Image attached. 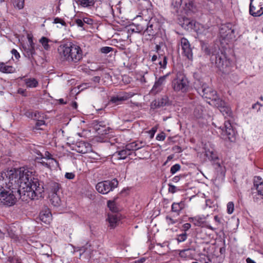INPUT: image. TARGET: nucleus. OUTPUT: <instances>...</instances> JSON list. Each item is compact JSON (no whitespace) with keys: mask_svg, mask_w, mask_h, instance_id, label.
<instances>
[{"mask_svg":"<svg viewBox=\"0 0 263 263\" xmlns=\"http://www.w3.org/2000/svg\"><path fill=\"white\" fill-rule=\"evenodd\" d=\"M223 245L224 246L221 247L219 250V252L221 254H224L226 253V242L224 240H223Z\"/></svg>","mask_w":263,"mask_h":263,"instance_id":"69168bd1","label":"nucleus"},{"mask_svg":"<svg viewBox=\"0 0 263 263\" xmlns=\"http://www.w3.org/2000/svg\"><path fill=\"white\" fill-rule=\"evenodd\" d=\"M65 177L69 180L73 179L75 177V174L73 173H66Z\"/></svg>","mask_w":263,"mask_h":263,"instance_id":"13d9d810","label":"nucleus"},{"mask_svg":"<svg viewBox=\"0 0 263 263\" xmlns=\"http://www.w3.org/2000/svg\"><path fill=\"white\" fill-rule=\"evenodd\" d=\"M174 91L181 93L186 92L190 87V81L185 73L182 71H177L171 83Z\"/></svg>","mask_w":263,"mask_h":263,"instance_id":"20e7f679","label":"nucleus"},{"mask_svg":"<svg viewBox=\"0 0 263 263\" xmlns=\"http://www.w3.org/2000/svg\"><path fill=\"white\" fill-rule=\"evenodd\" d=\"M24 81L27 87L35 88L38 86V81L35 78L24 79Z\"/></svg>","mask_w":263,"mask_h":263,"instance_id":"c85d7f7f","label":"nucleus"},{"mask_svg":"<svg viewBox=\"0 0 263 263\" xmlns=\"http://www.w3.org/2000/svg\"><path fill=\"white\" fill-rule=\"evenodd\" d=\"M227 212L229 214H232L234 210V204L232 201L229 202L227 204Z\"/></svg>","mask_w":263,"mask_h":263,"instance_id":"a18cd8bd","label":"nucleus"},{"mask_svg":"<svg viewBox=\"0 0 263 263\" xmlns=\"http://www.w3.org/2000/svg\"><path fill=\"white\" fill-rule=\"evenodd\" d=\"M189 221L193 222L195 226H200L204 222V219L200 216L190 217L189 219Z\"/></svg>","mask_w":263,"mask_h":263,"instance_id":"c9c22d12","label":"nucleus"},{"mask_svg":"<svg viewBox=\"0 0 263 263\" xmlns=\"http://www.w3.org/2000/svg\"><path fill=\"white\" fill-rule=\"evenodd\" d=\"M201 49L207 55H211L210 60L213 64H215L216 66L221 71L224 73L228 72L227 68L229 66L230 62L226 57L221 53L217 52L216 50L212 51L209 48L208 45L201 42Z\"/></svg>","mask_w":263,"mask_h":263,"instance_id":"7ed1b4c3","label":"nucleus"},{"mask_svg":"<svg viewBox=\"0 0 263 263\" xmlns=\"http://www.w3.org/2000/svg\"><path fill=\"white\" fill-rule=\"evenodd\" d=\"M76 2L79 5L83 7H89L94 5L95 0H75Z\"/></svg>","mask_w":263,"mask_h":263,"instance_id":"7c9ffc66","label":"nucleus"},{"mask_svg":"<svg viewBox=\"0 0 263 263\" xmlns=\"http://www.w3.org/2000/svg\"><path fill=\"white\" fill-rule=\"evenodd\" d=\"M219 109L220 111L222 114L223 116L230 117L232 115V110L229 106L227 105L225 102L220 99H218L213 104Z\"/></svg>","mask_w":263,"mask_h":263,"instance_id":"dca6fc26","label":"nucleus"},{"mask_svg":"<svg viewBox=\"0 0 263 263\" xmlns=\"http://www.w3.org/2000/svg\"><path fill=\"white\" fill-rule=\"evenodd\" d=\"M185 204L183 201L173 202L171 206V211L175 213L176 216H179L181 211L184 208Z\"/></svg>","mask_w":263,"mask_h":263,"instance_id":"5701e85b","label":"nucleus"},{"mask_svg":"<svg viewBox=\"0 0 263 263\" xmlns=\"http://www.w3.org/2000/svg\"><path fill=\"white\" fill-rule=\"evenodd\" d=\"M181 168V166L179 164H175L171 167L170 172L172 174H174Z\"/></svg>","mask_w":263,"mask_h":263,"instance_id":"c03bdc74","label":"nucleus"},{"mask_svg":"<svg viewBox=\"0 0 263 263\" xmlns=\"http://www.w3.org/2000/svg\"><path fill=\"white\" fill-rule=\"evenodd\" d=\"M135 95V93L132 92H122L116 96L112 97L110 101L112 103L118 105L120 104L121 102L127 100L133 97Z\"/></svg>","mask_w":263,"mask_h":263,"instance_id":"2eb2a0df","label":"nucleus"},{"mask_svg":"<svg viewBox=\"0 0 263 263\" xmlns=\"http://www.w3.org/2000/svg\"><path fill=\"white\" fill-rule=\"evenodd\" d=\"M53 23H55V24L60 23L62 26H65L66 25V24L65 22V21L63 20H62V18H59V17L55 18L54 19Z\"/></svg>","mask_w":263,"mask_h":263,"instance_id":"3c124183","label":"nucleus"},{"mask_svg":"<svg viewBox=\"0 0 263 263\" xmlns=\"http://www.w3.org/2000/svg\"><path fill=\"white\" fill-rule=\"evenodd\" d=\"M17 92L23 96H26V91L25 89L20 88L18 89Z\"/></svg>","mask_w":263,"mask_h":263,"instance_id":"338daca9","label":"nucleus"},{"mask_svg":"<svg viewBox=\"0 0 263 263\" xmlns=\"http://www.w3.org/2000/svg\"><path fill=\"white\" fill-rule=\"evenodd\" d=\"M11 53L13 55H14L15 57V58H16V59H18L20 58V53L17 52V51L15 49H13L12 50H11Z\"/></svg>","mask_w":263,"mask_h":263,"instance_id":"680f3d73","label":"nucleus"},{"mask_svg":"<svg viewBox=\"0 0 263 263\" xmlns=\"http://www.w3.org/2000/svg\"><path fill=\"white\" fill-rule=\"evenodd\" d=\"M14 7L21 9L24 7V0H11Z\"/></svg>","mask_w":263,"mask_h":263,"instance_id":"79ce46f5","label":"nucleus"},{"mask_svg":"<svg viewBox=\"0 0 263 263\" xmlns=\"http://www.w3.org/2000/svg\"><path fill=\"white\" fill-rule=\"evenodd\" d=\"M112 50H113V48L112 47L105 46V47H102L100 49V51L103 53L107 54V53L110 52V51H112Z\"/></svg>","mask_w":263,"mask_h":263,"instance_id":"de8ad7c7","label":"nucleus"},{"mask_svg":"<svg viewBox=\"0 0 263 263\" xmlns=\"http://www.w3.org/2000/svg\"><path fill=\"white\" fill-rule=\"evenodd\" d=\"M180 46L182 50V54L189 60H192L193 52L189 41L185 37H182L180 41Z\"/></svg>","mask_w":263,"mask_h":263,"instance_id":"4468645a","label":"nucleus"},{"mask_svg":"<svg viewBox=\"0 0 263 263\" xmlns=\"http://www.w3.org/2000/svg\"><path fill=\"white\" fill-rule=\"evenodd\" d=\"M49 41L50 40L48 39L44 36L42 37L40 40V42L42 44L44 48L46 50H49L50 48V46L48 44Z\"/></svg>","mask_w":263,"mask_h":263,"instance_id":"ea45409f","label":"nucleus"},{"mask_svg":"<svg viewBox=\"0 0 263 263\" xmlns=\"http://www.w3.org/2000/svg\"><path fill=\"white\" fill-rule=\"evenodd\" d=\"M34 152L38 156L36 157V160H41L43 158V156L40 151L35 149H34Z\"/></svg>","mask_w":263,"mask_h":263,"instance_id":"052dcab7","label":"nucleus"},{"mask_svg":"<svg viewBox=\"0 0 263 263\" xmlns=\"http://www.w3.org/2000/svg\"><path fill=\"white\" fill-rule=\"evenodd\" d=\"M145 142L142 141H135L134 142L127 144L125 145L126 148L129 153H132V151H135L143 147L145 145Z\"/></svg>","mask_w":263,"mask_h":263,"instance_id":"aec40b11","label":"nucleus"},{"mask_svg":"<svg viewBox=\"0 0 263 263\" xmlns=\"http://www.w3.org/2000/svg\"><path fill=\"white\" fill-rule=\"evenodd\" d=\"M39 218L45 224H49L52 220V215L49 209L46 208L41 211Z\"/></svg>","mask_w":263,"mask_h":263,"instance_id":"a211bd4d","label":"nucleus"},{"mask_svg":"<svg viewBox=\"0 0 263 263\" xmlns=\"http://www.w3.org/2000/svg\"><path fill=\"white\" fill-rule=\"evenodd\" d=\"M146 20H142L138 24H133L130 25V30L132 32L142 33L145 37Z\"/></svg>","mask_w":263,"mask_h":263,"instance_id":"f3484780","label":"nucleus"},{"mask_svg":"<svg viewBox=\"0 0 263 263\" xmlns=\"http://www.w3.org/2000/svg\"><path fill=\"white\" fill-rule=\"evenodd\" d=\"M51 204L54 206H59L61 204V199L57 194H52L50 196Z\"/></svg>","mask_w":263,"mask_h":263,"instance_id":"473e14b6","label":"nucleus"},{"mask_svg":"<svg viewBox=\"0 0 263 263\" xmlns=\"http://www.w3.org/2000/svg\"><path fill=\"white\" fill-rule=\"evenodd\" d=\"M83 20L84 22V24L85 23L88 25H92L93 23V20L89 17H83Z\"/></svg>","mask_w":263,"mask_h":263,"instance_id":"bf43d9fd","label":"nucleus"},{"mask_svg":"<svg viewBox=\"0 0 263 263\" xmlns=\"http://www.w3.org/2000/svg\"><path fill=\"white\" fill-rule=\"evenodd\" d=\"M115 155H117L118 159H125L127 156L132 155V153H129L125 147L124 149L117 152Z\"/></svg>","mask_w":263,"mask_h":263,"instance_id":"2f4dec72","label":"nucleus"},{"mask_svg":"<svg viewBox=\"0 0 263 263\" xmlns=\"http://www.w3.org/2000/svg\"><path fill=\"white\" fill-rule=\"evenodd\" d=\"M165 138V134L163 132H161L156 136V140L158 141H163Z\"/></svg>","mask_w":263,"mask_h":263,"instance_id":"864d4df0","label":"nucleus"},{"mask_svg":"<svg viewBox=\"0 0 263 263\" xmlns=\"http://www.w3.org/2000/svg\"><path fill=\"white\" fill-rule=\"evenodd\" d=\"M214 220L215 221V223H216L215 225H216V227L214 228L210 224H207L205 226L207 229L212 230V231H214V230H216L217 229H218L219 225L222 223L221 218L219 217L217 215H216L214 216Z\"/></svg>","mask_w":263,"mask_h":263,"instance_id":"72a5a7b5","label":"nucleus"},{"mask_svg":"<svg viewBox=\"0 0 263 263\" xmlns=\"http://www.w3.org/2000/svg\"><path fill=\"white\" fill-rule=\"evenodd\" d=\"M197 25H199L198 24H196V22L194 20H191L187 18L183 19V26L187 29H191L195 30Z\"/></svg>","mask_w":263,"mask_h":263,"instance_id":"cd10ccee","label":"nucleus"},{"mask_svg":"<svg viewBox=\"0 0 263 263\" xmlns=\"http://www.w3.org/2000/svg\"><path fill=\"white\" fill-rule=\"evenodd\" d=\"M40 116V112H39L36 111H33V118H32V119L34 120H37V119H39Z\"/></svg>","mask_w":263,"mask_h":263,"instance_id":"0e129e2a","label":"nucleus"},{"mask_svg":"<svg viewBox=\"0 0 263 263\" xmlns=\"http://www.w3.org/2000/svg\"><path fill=\"white\" fill-rule=\"evenodd\" d=\"M157 127L155 126L153 127L151 130H149L148 133L150 135V138L153 139L155 135V134L157 132Z\"/></svg>","mask_w":263,"mask_h":263,"instance_id":"603ef678","label":"nucleus"},{"mask_svg":"<svg viewBox=\"0 0 263 263\" xmlns=\"http://www.w3.org/2000/svg\"><path fill=\"white\" fill-rule=\"evenodd\" d=\"M43 158L49 159V160L50 159L52 161L55 162L57 164L58 163L57 161L55 159L52 158L51 154L49 152H48L47 151H46L45 152V155L43 156Z\"/></svg>","mask_w":263,"mask_h":263,"instance_id":"09e8293b","label":"nucleus"},{"mask_svg":"<svg viewBox=\"0 0 263 263\" xmlns=\"http://www.w3.org/2000/svg\"><path fill=\"white\" fill-rule=\"evenodd\" d=\"M15 71V68L8 65V62H0V71L3 73H12Z\"/></svg>","mask_w":263,"mask_h":263,"instance_id":"a878e982","label":"nucleus"},{"mask_svg":"<svg viewBox=\"0 0 263 263\" xmlns=\"http://www.w3.org/2000/svg\"><path fill=\"white\" fill-rule=\"evenodd\" d=\"M195 251V248L191 247L180 250L179 255L181 258H191L194 256Z\"/></svg>","mask_w":263,"mask_h":263,"instance_id":"4be33fe9","label":"nucleus"},{"mask_svg":"<svg viewBox=\"0 0 263 263\" xmlns=\"http://www.w3.org/2000/svg\"><path fill=\"white\" fill-rule=\"evenodd\" d=\"M191 227V225L190 223H185L183 224L182 226V231L183 232H186L187 230H189Z\"/></svg>","mask_w":263,"mask_h":263,"instance_id":"4d7b16f0","label":"nucleus"},{"mask_svg":"<svg viewBox=\"0 0 263 263\" xmlns=\"http://www.w3.org/2000/svg\"><path fill=\"white\" fill-rule=\"evenodd\" d=\"M96 122L97 123L96 129L98 131H99V133H102L103 134H105L107 133V132L106 129L104 130H101V128H100V127H105L106 125L104 121H96Z\"/></svg>","mask_w":263,"mask_h":263,"instance_id":"58836bf2","label":"nucleus"},{"mask_svg":"<svg viewBox=\"0 0 263 263\" xmlns=\"http://www.w3.org/2000/svg\"><path fill=\"white\" fill-rule=\"evenodd\" d=\"M167 103V99L165 98H158L153 101L152 107L159 108L165 106Z\"/></svg>","mask_w":263,"mask_h":263,"instance_id":"bb28decb","label":"nucleus"},{"mask_svg":"<svg viewBox=\"0 0 263 263\" xmlns=\"http://www.w3.org/2000/svg\"><path fill=\"white\" fill-rule=\"evenodd\" d=\"M168 192L174 194L177 191V187L175 185H174L172 184H170V183L168 184Z\"/></svg>","mask_w":263,"mask_h":263,"instance_id":"8fccbe9b","label":"nucleus"},{"mask_svg":"<svg viewBox=\"0 0 263 263\" xmlns=\"http://www.w3.org/2000/svg\"><path fill=\"white\" fill-rule=\"evenodd\" d=\"M44 191V183L24 167L0 174V205H13L16 194L22 200L37 199Z\"/></svg>","mask_w":263,"mask_h":263,"instance_id":"f257e3e1","label":"nucleus"},{"mask_svg":"<svg viewBox=\"0 0 263 263\" xmlns=\"http://www.w3.org/2000/svg\"><path fill=\"white\" fill-rule=\"evenodd\" d=\"M197 91L202 97L211 100L212 104L219 99L217 92L206 84H203L200 87L197 89Z\"/></svg>","mask_w":263,"mask_h":263,"instance_id":"1a4fd4ad","label":"nucleus"},{"mask_svg":"<svg viewBox=\"0 0 263 263\" xmlns=\"http://www.w3.org/2000/svg\"><path fill=\"white\" fill-rule=\"evenodd\" d=\"M107 220L109 223V227L114 229L117 226L119 219L116 214L111 213L108 214Z\"/></svg>","mask_w":263,"mask_h":263,"instance_id":"393cba45","label":"nucleus"},{"mask_svg":"<svg viewBox=\"0 0 263 263\" xmlns=\"http://www.w3.org/2000/svg\"><path fill=\"white\" fill-rule=\"evenodd\" d=\"M249 13L254 17L263 14V0H250Z\"/></svg>","mask_w":263,"mask_h":263,"instance_id":"ddd939ff","label":"nucleus"},{"mask_svg":"<svg viewBox=\"0 0 263 263\" xmlns=\"http://www.w3.org/2000/svg\"><path fill=\"white\" fill-rule=\"evenodd\" d=\"M29 44L23 46V54L24 56L27 58L33 65L35 64L37 65V61L39 59L36 58V53L34 49V44L33 40L31 37L28 38Z\"/></svg>","mask_w":263,"mask_h":263,"instance_id":"6e6552de","label":"nucleus"},{"mask_svg":"<svg viewBox=\"0 0 263 263\" xmlns=\"http://www.w3.org/2000/svg\"><path fill=\"white\" fill-rule=\"evenodd\" d=\"M49 187L52 194H57V192L60 189V184L55 182L51 181L49 183Z\"/></svg>","mask_w":263,"mask_h":263,"instance_id":"4c0bfd02","label":"nucleus"},{"mask_svg":"<svg viewBox=\"0 0 263 263\" xmlns=\"http://www.w3.org/2000/svg\"><path fill=\"white\" fill-rule=\"evenodd\" d=\"M160 25L157 18L152 17L148 22L146 21L145 40H151L160 29Z\"/></svg>","mask_w":263,"mask_h":263,"instance_id":"423d86ee","label":"nucleus"},{"mask_svg":"<svg viewBox=\"0 0 263 263\" xmlns=\"http://www.w3.org/2000/svg\"><path fill=\"white\" fill-rule=\"evenodd\" d=\"M261 106L260 103L257 102L252 105V108L258 111L260 109Z\"/></svg>","mask_w":263,"mask_h":263,"instance_id":"e2e57ef3","label":"nucleus"},{"mask_svg":"<svg viewBox=\"0 0 263 263\" xmlns=\"http://www.w3.org/2000/svg\"><path fill=\"white\" fill-rule=\"evenodd\" d=\"M172 7L175 13L182 15L195 9L194 0H172Z\"/></svg>","mask_w":263,"mask_h":263,"instance_id":"39448f33","label":"nucleus"},{"mask_svg":"<svg viewBox=\"0 0 263 263\" xmlns=\"http://www.w3.org/2000/svg\"><path fill=\"white\" fill-rule=\"evenodd\" d=\"M45 123V121L43 120L37 119L35 123V127L36 129H40V127L42 125H44Z\"/></svg>","mask_w":263,"mask_h":263,"instance_id":"5fc2aeb1","label":"nucleus"},{"mask_svg":"<svg viewBox=\"0 0 263 263\" xmlns=\"http://www.w3.org/2000/svg\"><path fill=\"white\" fill-rule=\"evenodd\" d=\"M118 185L117 179L111 180H105L98 183L96 185V190L101 194H106L113 191Z\"/></svg>","mask_w":263,"mask_h":263,"instance_id":"0eeeda50","label":"nucleus"},{"mask_svg":"<svg viewBox=\"0 0 263 263\" xmlns=\"http://www.w3.org/2000/svg\"><path fill=\"white\" fill-rule=\"evenodd\" d=\"M254 186L258 196L263 199V180L259 176H256L254 179Z\"/></svg>","mask_w":263,"mask_h":263,"instance_id":"412c9836","label":"nucleus"},{"mask_svg":"<svg viewBox=\"0 0 263 263\" xmlns=\"http://www.w3.org/2000/svg\"><path fill=\"white\" fill-rule=\"evenodd\" d=\"M80 251L83 253H87L89 255L92 252L93 248L91 243L89 242H87L84 246L81 247Z\"/></svg>","mask_w":263,"mask_h":263,"instance_id":"e433bc0d","label":"nucleus"},{"mask_svg":"<svg viewBox=\"0 0 263 263\" xmlns=\"http://www.w3.org/2000/svg\"><path fill=\"white\" fill-rule=\"evenodd\" d=\"M61 59L69 62L77 63L82 59V51L77 45L71 42L61 44L58 48Z\"/></svg>","mask_w":263,"mask_h":263,"instance_id":"f03ea898","label":"nucleus"},{"mask_svg":"<svg viewBox=\"0 0 263 263\" xmlns=\"http://www.w3.org/2000/svg\"><path fill=\"white\" fill-rule=\"evenodd\" d=\"M204 156H206L210 161H213L215 165V169L217 170V172H220L222 174L223 172V168L220 163L218 162L219 159L216 152L213 148H205Z\"/></svg>","mask_w":263,"mask_h":263,"instance_id":"f8f14e48","label":"nucleus"},{"mask_svg":"<svg viewBox=\"0 0 263 263\" xmlns=\"http://www.w3.org/2000/svg\"><path fill=\"white\" fill-rule=\"evenodd\" d=\"M215 127L220 129L222 131L221 134L223 136H226V139H228L229 141L232 142L235 138V132L233 129L232 125L229 120L225 121L223 125H217L214 123Z\"/></svg>","mask_w":263,"mask_h":263,"instance_id":"9d476101","label":"nucleus"},{"mask_svg":"<svg viewBox=\"0 0 263 263\" xmlns=\"http://www.w3.org/2000/svg\"><path fill=\"white\" fill-rule=\"evenodd\" d=\"M76 150L81 154H86L91 151V146L88 142L81 141L77 143Z\"/></svg>","mask_w":263,"mask_h":263,"instance_id":"6ab92c4d","label":"nucleus"},{"mask_svg":"<svg viewBox=\"0 0 263 263\" xmlns=\"http://www.w3.org/2000/svg\"><path fill=\"white\" fill-rule=\"evenodd\" d=\"M165 219H166L167 223L168 225L174 224L177 222V219H174L172 217H171L170 216H168V215L166 216Z\"/></svg>","mask_w":263,"mask_h":263,"instance_id":"49530a36","label":"nucleus"},{"mask_svg":"<svg viewBox=\"0 0 263 263\" xmlns=\"http://www.w3.org/2000/svg\"><path fill=\"white\" fill-rule=\"evenodd\" d=\"M76 24L80 27L83 28V29H84V22H83V20L81 19H77L75 21Z\"/></svg>","mask_w":263,"mask_h":263,"instance_id":"6e6d98bb","label":"nucleus"},{"mask_svg":"<svg viewBox=\"0 0 263 263\" xmlns=\"http://www.w3.org/2000/svg\"><path fill=\"white\" fill-rule=\"evenodd\" d=\"M171 73L168 72L165 75L159 77L155 82L153 89L159 90L166 82V78L170 75Z\"/></svg>","mask_w":263,"mask_h":263,"instance_id":"b1692460","label":"nucleus"},{"mask_svg":"<svg viewBox=\"0 0 263 263\" xmlns=\"http://www.w3.org/2000/svg\"><path fill=\"white\" fill-rule=\"evenodd\" d=\"M219 34L223 40L228 41L235 39V30L231 23L222 24L219 28Z\"/></svg>","mask_w":263,"mask_h":263,"instance_id":"9b49d317","label":"nucleus"},{"mask_svg":"<svg viewBox=\"0 0 263 263\" xmlns=\"http://www.w3.org/2000/svg\"><path fill=\"white\" fill-rule=\"evenodd\" d=\"M187 237V234L186 232H183L181 234L177 235V240L178 242H183L186 240Z\"/></svg>","mask_w":263,"mask_h":263,"instance_id":"37998d69","label":"nucleus"},{"mask_svg":"<svg viewBox=\"0 0 263 263\" xmlns=\"http://www.w3.org/2000/svg\"><path fill=\"white\" fill-rule=\"evenodd\" d=\"M167 63V58L166 56L162 54L159 55L158 64L160 66V68L165 69Z\"/></svg>","mask_w":263,"mask_h":263,"instance_id":"f704fd0d","label":"nucleus"},{"mask_svg":"<svg viewBox=\"0 0 263 263\" xmlns=\"http://www.w3.org/2000/svg\"><path fill=\"white\" fill-rule=\"evenodd\" d=\"M8 234L11 238L14 239H16L17 238V235H16L13 232L11 231L8 232Z\"/></svg>","mask_w":263,"mask_h":263,"instance_id":"774afa93","label":"nucleus"},{"mask_svg":"<svg viewBox=\"0 0 263 263\" xmlns=\"http://www.w3.org/2000/svg\"><path fill=\"white\" fill-rule=\"evenodd\" d=\"M108 207L113 213H116L118 211V208L116 206V203L114 201L109 200L107 202Z\"/></svg>","mask_w":263,"mask_h":263,"instance_id":"a19ab883","label":"nucleus"},{"mask_svg":"<svg viewBox=\"0 0 263 263\" xmlns=\"http://www.w3.org/2000/svg\"><path fill=\"white\" fill-rule=\"evenodd\" d=\"M203 106L200 104H197L194 109L193 114L196 118H201L203 115Z\"/></svg>","mask_w":263,"mask_h":263,"instance_id":"c756f323","label":"nucleus"}]
</instances>
